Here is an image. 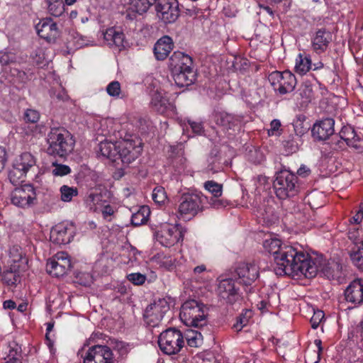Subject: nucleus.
Returning a JSON list of instances; mask_svg holds the SVG:
<instances>
[{
  "label": "nucleus",
  "mask_w": 363,
  "mask_h": 363,
  "mask_svg": "<svg viewBox=\"0 0 363 363\" xmlns=\"http://www.w3.org/2000/svg\"><path fill=\"white\" fill-rule=\"evenodd\" d=\"M274 272L279 276H301L306 278L315 277L319 265L312 262L308 253L294 247L284 245L274 258Z\"/></svg>",
  "instance_id": "obj_1"
},
{
  "label": "nucleus",
  "mask_w": 363,
  "mask_h": 363,
  "mask_svg": "<svg viewBox=\"0 0 363 363\" xmlns=\"http://www.w3.org/2000/svg\"><path fill=\"white\" fill-rule=\"evenodd\" d=\"M141 151V146L133 140H125L116 143L104 141L99 144V152L102 156L112 162L120 160L125 165L135 161Z\"/></svg>",
  "instance_id": "obj_2"
},
{
  "label": "nucleus",
  "mask_w": 363,
  "mask_h": 363,
  "mask_svg": "<svg viewBox=\"0 0 363 363\" xmlns=\"http://www.w3.org/2000/svg\"><path fill=\"white\" fill-rule=\"evenodd\" d=\"M47 142V152L60 157L71 153L75 144L72 135L63 128H51L48 134Z\"/></svg>",
  "instance_id": "obj_3"
},
{
  "label": "nucleus",
  "mask_w": 363,
  "mask_h": 363,
  "mask_svg": "<svg viewBox=\"0 0 363 363\" xmlns=\"http://www.w3.org/2000/svg\"><path fill=\"white\" fill-rule=\"evenodd\" d=\"M273 188L279 199L293 197L298 191V177L288 170H281L276 173Z\"/></svg>",
  "instance_id": "obj_4"
},
{
  "label": "nucleus",
  "mask_w": 363,
  "mask_h": 363,
  "mask_svg": "<svg viewBox=\"0 0 363 363\" xmlns=\"http://www.w3.org/2000/svg\"><path fill=\"white\" fill-rule=\"evenodd\" d=\"M179 317L188 326L201 328L207 324L203 305L195 300H189L183 303Z\"/></svg>",
  "instance_id": "obj_5"
},
{
  "label": "nucleus",
  "mask_w": 363,
  "mask_h": 363,
  "mask_svg": "<svg viewBox=\"0 0 363 363\" xmlns=\"http://www.w3.org/2000/svg\"><path fill=\"white\" fill-rule=\"evenodd\" d=\"M158 345L161 351L168 355L179 353L184 347V340L180 330L169 328L160 333Z\"/></svg>",
  "instance_id": "obj_6"
},
{
  "label": "nucleus",
  "mask_w": 363,
  "mask_h": 363,
  "mask_svg": "<svg viewBox=\"0 0 363 363\" xmlns=\"http://www.w3.org/2000/svg\"><path fill=\"white\" fill-rule=\"evenodd\" d=\"M268 79L274 90L281 95L293 91L296 85V77L288 70L273 72L269 75Z\"/></svg>",
  "instance_id": "obj_7"
},
{
  "label": "nucleus",
  "mask_w": 363,
  "mask_h": 363,
  "mask_svg": "<svg viewBox=\"0 0 363 363\" xmlns=\"http://www.w3.org/2000/svg\"><path fill=\"white\" fill-rule=\"evenodd\" d=\"M202 209V198L199 194H185L182 196L178 208V213L182 218L189 220Z\"/></svg>",
  "instance_id": "obj_8"
},
{
  "label": "nucleus",
  "mask_w": 363,
  "mask_h": 363,
  "mask_svg": "<svg viewBox=\"0 0 363 363\" xmlns=\"http://www.w3.org/2000/svg\"><path fill=\"white\" fill-rule=\"evenodd\" d=\"M83 363H113V354L106 345H96L79 352Z\"/></svg>",
  "instance_id": "obj_9"
},
{
  "label": "nucleus",
  "mask_w": 363,
  "mask_h": 363,
  "mask_svg": "<svg viewBox=\"0 0 363 363\" xmlns=\"http://www.w3.org/2000/svg\"><path fill=\"white\" fill-rule=\"evenodd\" d=\"M157 16L164 23H172L179 16L177 0H157L155 4Z\"/></svg>",
  "instance_id": "obj_10"
},
{
  "label": "nucleus",
  "mask_w": 363,
  "mask_h": 363,
  "mask_svg": "<svg viewBox=\"0 0 363 363\" xmlns=\"http://www.w3.org/2000/svg\"><path fill=\"white\" fill-rule=\"evenodd\" d=\"M169 310V306L165 299L160 298L154 301L145 311L143 316L145 323L151 327L157 326Z\"/></svg>",
  "instance_id": "obj_11"
},
{
  "label": "nucleus",
  "mask_w": 363,
  "mask_h": 363,
  "mask_svg": "<svg viewBox=\"0 0 363 363\" xmlns=\"http://www.w3.org/2000/svg\"><path fill=\"white\" fill-rule=\"evenodd\" d=\"M71 268L72 263L69 256L65 252H57L48 262L46 266L47 272L56 277L64 276Z\"/></svg>",
  "instance_id": "obj_12"
},
{
  "label": "nucleus",
  "mask_w": 363,
  "mask_h": 363,
  "mask_svg": "<svg viewBox=\"0 0 363 363\" xmlns=\"http://www.w3.org/2000/svg\"><path fill=\"white\" fill-rule=\"evenodd\" d=\"M74 225L70 223H60L50 231V240L56 245H66L71 242L75 235Z\"/></svg>",
  "instance_id": "obj_13"
},
{
  "label": "nucleus",
  "mask_w": 363,
  "mask_h": 363,
  "mask_svg": "<svg viewBox=\"0 0 363 363\" xmlns=\"http://www.w3.org/2000/svg\"><path fill=\"white\" fill-rule=\"evenodd\" d=\"M217 294L220 300L227 304L233 305L240 299L238 289L233 279H224L219 281Z\"/></svg>",
  "instance_id": "obj_14"
},
{
  "label": "nucleus",
  "mask_w": 363,
  "mask_h": 363,
  "mask_svg": "<svg viewBox=\"0 0 363 363\" xmlns=\"http://www.w3.org/2000/svg\"><path fill=\"white\" fill-rule=\"evenodd\" d=\"M240 283L250 286L259 277V268L255 262H240L235 268Z\"/></svg>",
  "instance_id": "obj_15"
},
{
  "label": "nucleus",
  "mask_w": 363,
  "mask_h": 363,
  "mask_svg": "<svg viewBox=\"0 0 363 363\" xmlns=\"http://www.w3.org/2000/svg\"><path fill=\"white\" fill-rule=\"evenodd\" d=\"M34 188L30 184H25L16 188L11 193V203L18 207H28L35 199Z\"/></svg>",
  "instance_id": "obj_16"
},
{
  "label": "nucleus",
  "mask_w": 363,
  "mask_h": 363,
  "mask_svg": "<svg viewBox=\"0 0 363 363\" xmlns=\"http://www.w3.org/2000/svg\"><path fill=\"white\" fill-rule=\"evenodd\" d=\"M180 235L179 230L171 225L164 224L155 233L156 240L164 247L176 244Z\"/></svg>",
  "instance_id": "obj_17"
},
{
  "label": "nucleus",
  "mask_w": 363,
  "mask_h": 363,
  "mask_svg": "<svg viewBox=\"0 0 363 363\" xmlns=\"http://www.w3.org/2000/svg\"><path fill=\"white\" fill-rule=\"evenodd\" d=\"M332 33L325 28L318 29L311 36V47L313 50L321 54L328 49L332 42Z\"/></svg>",
  "instance_id": "obj_18"
},
{
  "label": "nucleus",
  "mask_w": 363,
  "mask_h": 363,
  "mask_svg": "<svg viewBox=\"0 0 363 363\" xmlns=\"http://www.w3.org/2000/svg\"><path fill=\"white\" fill-rule=\"evenodd\" d=\"M150 105L152 108L161 114L173 112L174 106L172 103L166 93L156 90L151 95Z\"/></svg>",
  "instance_id": "obj_19"
},
{
  "label": "nucleus",
  "mask_w": 363,
  "mask_h": 363,
  "mask_svg": "<svg viewBox=\"0 0 363 363\" xmlns=\"http://www.w3.org/2000/svg\"><path fill=\"white\" fill-rule=\"evenodd\" d=\"M38 35L48 42L55 40L59 35L57 24L50 18H43L35 26Z\"/></svg>",
  "instance_id": "obj_20"
},
{
  "label": "nucleus",
  "mask_w": 363,
  "mask_h": 363,
  "mask_svg": "<svg viewBox=\"0 0 363 363\" xmlns=\"http://www.w3.org/2000/svg\"><path fill=\"white\" fill-rule=\"evenodd\" d=\"M335 121L327 118L315 123L312 128L313 136L318 140H325L334 133Z\"/></svg>",
  "instance_id": "obj_21"
},
{
  "label": "nucleus",
  "mask_w": 363,
  "mask_h": 363,
  "mask_svg": "<svg viewBox=\"0 0 363 363\" xmlns=\"http://www.w3.org/2000/svg\"><path fill=\"white\" fill-rule=\"evenodd\" d=\"M345 299L354 305L363 303V281L354 279L347 287L345 291Z\"/></svg>",
  "instance_id": "obj_22"
},
{
  "label": "nucleus",
  "mask_w": 363,
  "mask_h": 363,
  "mask_svg": "<svg viewBox=\"0 0 363 363\" xmlns=\"http://www.w3.org/2000/svg\"><path fill=\"white\" fill-rule=\"evenodd\" d=\"M192 59L188 55L182 52H174L169 58L171 71L179 72V69H193Z\"/></svg>",
  "instance_id": "obj_23"
},
{
  "label": "nucleus",
  "mask_w": 363,
  "mask_h": 363,
  "mask_svg": "<svg viewBox=\"0 0 363 363\" xmlns=\"http://www.w3.org/2000/svg\"><path fill=\"white\" fill-rule=\"evenodd\" d=\"M174 45L170 37L164 35L159 39L155 45L154 53L159 60H164L173 49Z\"/></svg>",
  "instance_id": "obj_24"
},
{
  "label": "nucleus",
  "mask_w": 363,
  "mask_h": 363,
  "mask_svg": "<svg viewBox=\"0 0 363 363\" xmlns=\"http://www.w3.org/2000/svg\"><path fill=\"white\" fill-rule=\"evenodd\" d=\"M104 38L111 47L115 46L120 50L125 47L123 33L114 28L107 29L104 34Z\"/></svg>",
  "instance_id": "obj_25"
},
{
  "label": "nucleus",
  "mask_w": 363,
  "mask_h": 363,
  "mask_svg": "<svg viewBox=\"0 0 363 363\" xmlns=\"http://www.w3.org/2000/svg\"><path fill=\"white\" fill-rule=\"evenodd\" d=\"M175 84L179 87L188 86L196 80V74L194 69H179V72L172 71Z\"/></svg>",
  "instance_id": "obj_26"
},
{
  "label": "nucleus",
  "mask_w": 363,
  "mask_h": 363,
  "mask_svg": "<svg viewBox=\"0 0 363 363\" xmlns=\"http://www.w3.org/2000/svg\"><path fill=\"white\" fill-rule=\"evenodd\" d=\"M214 120L217 125L223 127L226 130L232 129L239 123V120L237 118L225 112L216 113Z\"/></svg>",
  "instance_id": "obj_27"
},
{
  "label": "nucleus",
  "mask_w": 363,
  "mask_h": 363,
  "mask_svg": "<svg viewBox=\"0 0 363 363\" xmlns=\"http://www.w3.org/2000/svg\"><path fill=\"white\" fill-rule=\"evenodd\" d=\"M35 163V159L30 153L23 152L15 159L13 164L27 173Z\"/></svg>",
  "instance_id": "obj_28"
},
{
  "label": "nucleus",
  "mask_w": 363,
  "mask_h": 363,
  "mask_svg": "<svg viewBox=\"0 0 363 363\" xmlns=\"http://www.w3.org/2000/svg\"><path fill=\"white\" fill-rule=\"evenodd\" d=\"M258 216L263 220L267 225H271L277 220L278 216L274 207L267 202L263 203L258 210Z\"/></svg>",
  "instance_id": "obj_29"
},
{
  "label": "nucleus",
  "mask_w": 363,
  "mask_h": 363,
  "mask_svg": "<svg viewBox=\"0 0 363 363\" xmlns=\"http://www.w3.org/2000/svg\"><path fill=\"white\" fill-rule=\"evenodd\" d=\"M312 68L311 57L305 53H299L296 59L295 71L303 75Z\"/></svg>",
  "instance_id": "obj_30"
},
{
  "label": "nucleus",
  "mask_w": 363,
  "mask_h": 363,
  "mask_svg": "<svg viewBox=\"0 0 363 363\" xmlns=\"http://www.w3.org/2000/svg\"><path fill=\"white\" fill-rule=\"evenodd\" d=\"M157 0H130L129 9L133 12L142 15L146 13L151 6L155 5Z\"/></svg>",
  "instance_id": "obj_31"
},
{
  "label": "nucleus",
  "mask_w": 363,
  "mask_h": 363,
  "mask_svg": "<svg viewBox=\"0 0 363 363\" xmlns=\"http://www.w3.org/2000/svg\"><path fill=\"white\" fill-rule=\"evenodd\" d=\"M150 213V211L147 206H141L137 212L132 215L131 223L135 226L145 223L148 220Z\"/></svg>",
  "instance_id": "obj_32"
},
{
  "label": "nucleus",
  "mask_w": 363,
  "mask_h": 363,
  "mask_svg": "<svg viewBox=\"0 0 363 363\" xmlns=\"http://www.w3.org/2000/svg\"><path fill=\"white\" fill-rule=\"evenodd\" d=\"M350 258L354 265L363 270V238L350 252Z\"/></svg>",
  "instance_id": "obj_33"
},
{
  "label": "nucleus",
  "mask_w": 363,
  "mask_h": 363,
  "mask_svg": "<svg viewBox=\"0 0 363 363\" xmlns=\"http://www.w3.org/2000/svg\"><path fill=\"white\" fill-rule=\"evenodd\" d=\"M2 281L8 286H14L20 281L18 272L15 267L6 269L1 275Z\"/></svg>",
  "instance_id": "obj_34"
},
{
  "label": "nucleus",
  "mask_w": 363,
  "mask_h": 363,
  "mask_svg": "<svg viewBox=\"0 0 363 363\" xmlns=\"http://www.w3.org/2000/svg\"><path fill=\"white\" fill-rule=\"evenodd\" d=\"M48 12L53 16L60 17L65 12V4L62 0H45Z\"/></svg>",
  "instance_id": "obj_35"
},
{
  "label": "nucleus",
  "mask_w": 363,
  "mask_h": 363,
  "mask_svg": "<svg viewBox=\"0 0 363 363\" xmlns=\"http://www.w3.org/2000/svg\"><path fill=\"white\" fill-rule=\"evenodd\" d=\"M26 174V172L13 164L12 168L9 172V179L13 185L17 186L24 182Z\"/></svg>",
  "instance_id": "obj_36"
},
{
  "label": "nucleus",
  "mask_w": 363,
  "mask_h": 363,
  "mask_svg": "<svg viewBox=\"0 0 363 363\" xmlns=\"http://www.w3.org/2000/svg\"><path fill=\"white\" fill-rule=\"evenodd\" d=\"M186 340L188 345L193 347H197L203 343V335L201 332L197 330H189L186 333Z\"/></svg>",
  "instance_id": "obj_37"
},
{
  "label": "nucleus",
  "mask_w": 363,
  "mask_h": 363,
  "mask_svg": "<svg viewBox=\"0 0 363 363\" xmlns=\"http://www.w3.org/2000/svg\"><path fill=\"white\" fill-rule=\"evenodd\" d=\"M6 362L21 361V347L16 342L11 343L8 347Z\"/></svg>",
  "instance_id": "obj_38"
},
{
  "label": "nucleus",
  "mask_w": 363,
  "mask_h": 363,
  "mask_svg": "<svg viewBox=\"0 0 363 363\" xmlns=\"http://www.w3.org/2000/svg\"><path fill=\"white\" fill-rule=\"evenodd\" d=\"M263 245L264 249L273 256V259L275 255H277V253L281 251V248L284 246L279 239L266 240Z\"/></svg>",
  "instance_id": "obj_39"
},
{
  "label": "nucleus",
  "mask_w": 363,
  "mask_h": 363,
  "mask_svg": "<svg viewBox=\"0 0 363 363\" xmlns=\"http://www.w3.org/2000/svg\"><path fill=\"white\" fill-rule=\"evenodd\" d=\"M312 262H315L319 265L318 272L321 271L328 279H335V268L337 270L339 269L340 266L338 264L335 263L333 266H323L321 264L322 260L320 258L312 259Z\"/></svg>",
  "instance_id": "obj_40"
},
{
  "label": "nucleus",
  "mask_w": 363,
  "mask_h": 363,
  "mask_svg": "<svg viewBox=\"0 0 363 363\" xmlns=\"http://www.w3.org/2000/svg\"><path fill=\"white\" fill-rule=\"evenodd\" d=\"M61 199L65 202L72 201L74 196H77L78 191L76 187H70L67 185H63L60 188Z\"/></svg>",
  "instance_id": "obj_41"
},
{
  "label": "nucleus",
  "mask_w": 363,
  "mask_h": 363,
  "mask_svg": "<svg viewBox=\"0 0 363 363\" xmlns=\"http://www.w3.org/2000/svg\"><path fill=\"white\" fill-rule=\"evenodd\" d=\"M152 197L154 202L158 205L164 204L167 199L164 188L160 186H156L153 189Z\"/></svg>",
  "instance_id": "obj_42"
},
{
  "label": "nucleus",
  "mask_w": 363,
  "mask_h": 363,
  "mask_svg": "<svg viewBox=\"0 0 363 363\" xmlns=\"http://www.w3.org/2000/svg\"><path fill=\"white\" fill-rule=\"evenodd\" d=\"M204 187L215 197H219L222 194V185L214 181L206 182L204 184Z\"/></svg>",
  "instance_id": "obj_43"
},
{
  "label": "nucleus",
  "mask_w": 363,
  "mask_h": 363,
  "mask_svg": "<svg viewBox=\"0 0 363 363\" xmlns=\"http://www.w3.org/2000/svg\"><path fill=\"white\" fill-rule=\"evenodd\" d=\"M107 94L115 98H119L121 92V84L118 81H113L106 86Z\"/></svg>",
  "instance_id": "obj_44"
},
{
  "label": "nucleus",
  "mask_w": 363,
  "mask_h": 363,
  "mask_svg": "<svg viewBox=\"0 0 363 363\" xmlns=\"http://www.w3.org/2000/svg\"><path fill=\"white\" fill-rule=\"evenodd\" d=\"M357 133L354 129L350 125L344 126L340 132V138L346 143L351 140V139H354Z\"/></svg>",
  "instance_id": "obj_45"
},
{
  "label": "nucleus",
  "mask_w": 363,
  "mask_h": 363,
  "mask_svg": "<svg viewBox=\"0 0 363 363\" xmlns=\"http://www.w3.org/2000/svg\"><path fill=\"white\" fill-rule=\"evenodd\" d=\"M127 279L134 285H142L146 280V276L141 273H131L127 275Z\"/></svg>",
  "instance_id": "obj_46"
},
{
  "label": "nucleus",
  "mask_w": 363,
  "mask_h": 363,
  "mask_svg": "<svg viewBox=\"0 0 363 363\" xmlns=\"http://www.w3.org/2000/svg\"><path fill=\"white\" fill-rule=\"evenodd\" d=\"M24 120L28 123H35L40 119V113L34 109H27L24 113Z\"/></svg>",
  "instance_id": "obj_47"
},
{
  "label": "nucleus",
  "mask_w": 363,
  "mask_h": 363,
  "mask_svg": "<svg viewBox=\"0 0 363 363\" xmlns=\"http://www.w3.org/2000/svg\"><path fill=\"white\" fill-rule=\"evenodd\" d=\"M55 168L52 169V174L55 176H65L70 173L71 169L69 166L61 164H54Z\"/></svg>",
  "instance_id": "obj_48"
},
{
  "label": "nucleus",
  "mask_w": 363,
  "mask_h": 363,
  "mask_svg": "<svg viewBox=\"0 0 363 363\" xmlns=\"http://www.w3.org/2000/svg\"><path fill=\"white\" fill-rule=\"evenodd\" d=\"M299 95L305 99V102L310 101L313 97V90L311 85L304 84L299 89Z\"/></svg>",
  "instance_id": "obj_49"
},
{
  "label": "nucleus",
  "mask_w": 363,
  "mask_h": 363,
  "mask_svg": "<svg viewBox=\"0 0 363 363\" xmlns=\"http://www.w3.org/2000/svg\"><path fill=\"white\" fill-rule=\"evenodd\" d=\"M323 318H324L323 311H320V310H318L317 311H314V313L310 320L311 327L313 329H316L318 327V325H320V323H321Z\"/></svg>",
  "instance_id": "obj_50"
},
{
  "label": "nucleus",
  "mask_w": 363,
  "mask_h": 363,
  "mask_svg": "<svg viewBox=\"0 0 363 363\" xmlns=\"http://www.w3.org/2000/svg\"><path fill=\"white\" fill-rule=\"evenodd\" d=\"M346 143L348 146L353 147L358 152H362L363 150V140L357 135L354 139H351V140Z\"/></svg>",
  "instance_id": "obj_51"
},
{
  "label": "nucleus",
  "mask_w": 363,
  "mask_h": 363,
  "mask_svg": "<svg viewBox=\"0 0 363 363\" xmlns=\"http://www.w3.org/2000/svg\"><path fill=\"white\" fill-rule=\"evenodd\" d=\"M360 232L357 228H352L348 231V238L352 240L356 246L359 243Z\"/></svg>",
  "instance_id": "obj_52"
},
{
  "label": "nucleus",
  "mask_w": 363,
  "mask_h": 363,
  "mask_svg": "<svg viewBox=\"0 0 363 363\" xmlns=\"http://www.w3.org/2000/svg\"><path fill=\"white\" fill-rule=\"evenodd\" d=\"M281 127V122L278 119H274L270 123V128L268 130L269 135H277V134H280L279 133V128Z\"/></svg>",
  "instance_id": "obj_53"
},
{
  "label": "nucleus",
  "mask_w": 363,
  "mask_h": 363,
  "mask_svg": "<svg viewBox=\"0 0 363 363\" xmlns=\"http://www.w3.org/2000/svg\"><path fill=\"white\" fill-rule=\"evenodd\" d=\"M188 123L194 133L199 135H201L203 133V126L201 122L188 120Z\"/></svg>",
  "instance_id": "obj_54"
},
{
  "label": "nucleus",
  "mask_w": 363,
  "mask_h": 363,
  "mask_svg": "<svg viewBox=\"0 0 363 363\" xmlns=\"http://www.w3.org/2000/svg\"><path fill=\"white\" fill-rule=\"evenodd\" d=\"M52 99H56L58 101H65L67 99V95L63 89H60L57 91L52 90L50 93Z\"/></svg>",
  "instance_id": "obj_55"
},
{
  "label": "nucleus",
  "mask_w": 363,
  "mask_h": 363,
  "mask_svg": "<svg viewBox=\"0 0 363 363\" xmlns=\"http://www.w3.org/2000/svg\"><path fill=\"white\" fill-rule=\"evenodd\" d=\"M20 250L21 249L18 246H13L10 250V254L11 256L13 257V261L14 262L20 261L22 258V254L21 252H19Z\"/></svg>",
  "instance_id": "obj_56"
},
{
  "label": "nucleus",
  "mask_w": 363,
  "mask_h": 363,
  "mask_svg": "<svg viewBox=\"0 0 363 363\" xmlns=\"http://www.w3.org/2000/svg\"><path fill=\"white\" fill-rule=\"evenodd\" d=\"M6 160V152L4 147H0V172L4 169Z\"/></svg>",
  "instance_id": "obj_57"
},
{
  "label": "nucleus",
  "mask_w": 363,
  "mask_h": 363,
  "mask_svg": "<svg viewBox=\"0 0 363 363\" xmlns=\"http://www.w3.org/2000/svg\"><path fill=\"white\" fill-rule=\"evenodd\" d=\"M247 320L245 318L239 317L237 322L233 325V328L236 331H240L246 325Z\"/></svg>",
  "instance_id": "obj_58"
},
{
  "label": "nucleus",
  "mask_w": 363,
  "mask_h": 363,
  "mask_svg": "<svg viewBox=\"0 0 363 363\" xmlns=\"http://www.w3.org/2000/svg\"><path fill=\"white\" fill-rule=\"evenodd\" d=\"M363 219V210H359L354 216H353L350 221L352 223L359 224Z\"/></svg>",
  "instance_id": "obj_59"
},
{
  "label": "nucleus",
  "mask_w": 363,
  "mask_h": 363,
  "mask_svg": "<svg viewBox=\"0 0 363 363\" xmlns=\"http://www.w3.org/2000/svg\"><path fill=\"white\" fill-rule=\"evenodd\" d=\"M114 213L113 208L110 205H106L104 207L102 210V214L104 217H107L108 216H112Z\"/></svg>",
  "instance_id": "obj_60"
},
{
  "label": "nucleus",
  "mask_w": 363,
  "mask_h": 363,
  "mask_svg": "<svg viewBox=\"0 0 363 363\" xmlns=\"http://www.w3.org/2000/svg\"><path fill=\"white\" fill-rule=\"evenodd\" d=\"M11 62H12V60L10 58V56L8 54L4 53L0 55V63L2 65H7Z\"/></svg>",
  "instance_id": "obj_61"
},
{
  "label": "nucleus",
  "mask_w": 363,
  "mask_h": 363,
  "mask_svg": "<svg viewBox=\"0 0 363 363\" xmlns=\"http://www.w3.org/2000/svg\"><path fill=\"white\" fill-rule=\"evenodd\" d=\"M310 169L306 167V166L304 165H302L299 167V169L297 170V174L299 175V176H302V177H306L307 175L309 174L310 173Z\"/></svg>",
  "instance_id": "obj_62"
},
{
  "label": "nucleus",
  "mask_w": 363,
  "mask_h": 363,
  "mask_svg": "<svg viewBox=\"0 0 363 363\" xmlns=\"http://www.w3.org/2000/svg\"><path fill=\"white\" fill-rule=\"evenodd\" d=\"M101 199V195L99 194H94L90 193L87 196V201L92 202L93 203H95V202H97Z\"/></svg>",
  "instance_id": "obj_63"
},
{
  "label": "nucleus",
  "mask_w": 363,
  "mask_h": 363,
  "mask_svg": "<svg viewBox=\"0 0 363 363\" xmlns=\"http://www.w3.org/2000/svg\"><path fill=\"white\" fill-rule=\"evenodd\" d=\"M3 306L5 309H14L16 307V305L13 301L6 300L4 302Z\"/></svg>",
  "instance_id": "obj_64"
}]
</instances>
